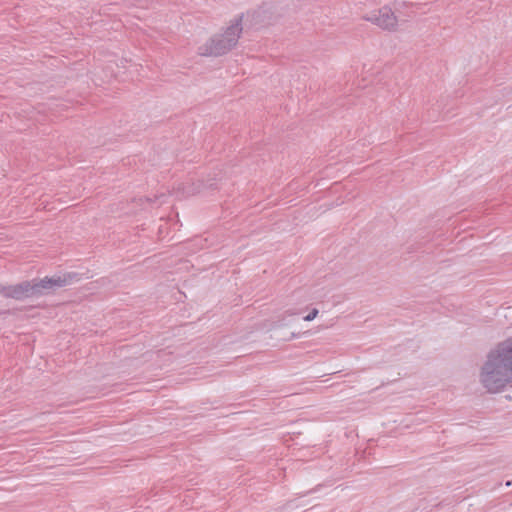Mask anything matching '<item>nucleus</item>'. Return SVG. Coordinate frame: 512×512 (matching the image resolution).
<instances>
[{"mask_svg": "<svg viewBox=\"0 0 512 512\" xmlns=\"http://www.w3.org/2000/svg\"><path fill=\"white\" fill-rule=\"evenodd\" d=\"M366 20L387 30H393L397 25V18L389 7L371 12L366 16Z\"/></svg>", "mask_w": 512, "mask_h": 512, "instance_id": "20e7f679", "label": "nucleus"}, {"mask_svg": "<svg viewBox=\"0 0 512 512\" xmlns=\"http://www.w3.org/2000/svg\"><path fill=\"white\" fill-rule=\"evenodd\" d=\"M479 377L491 393L503 390L512 381V347L506 340L489 351Z\"/></svg>", "mask_w": 512, "mask_h": 512, "instance_id": "f257e3e1", "label": "nucleus"}, {"mask_svg": "<svg viewBox=\"0 0 512 512\" xmlns=\"http://www.w3.org/2000/svg\"><path fill=\"white\" fill-rule=\"evenodd\" d=\"M507 343L512 347V337L511 338H508L506 339Z\"/></svg>", "mask_w": 512, "mask_h": 512, "instance_id": "423d86ee", "label": "nucleus"}, {"mask_svg": "<svg viewBox=\"0 0 512 512\" xmlns=\"http://www.w3.org/2000/svg\"><path fill=\"white\" fill-rule=\"evenodd\" d=\"M241 32V18H238L223 33L215 35L209 42L199 47V53L204 56L223 55L236 46Z\"/></svg>", "mask_w": 512, "mask_h": 512, "instance_id": "f03ea898", "label": "nucleus"}, {"mask_svg": "<svg viewBox=\"0 0 512 512\" xmlns=\"http://www.w3.org/2000/svg\"><path fill=\"white\" fill-rule=\"evenodd\" d=\"M66 283L67 280L65 278H61L60 276L50 278L45 277L37 283L25 281L10 286L0 285V294L7 298L22 300L34 295L35 293H40L42 290L61 287Z\"/></svg>", "mask_w": 512, "mask_h": 512, "instance_id": "7ed1b4c3", "label": "nucleus"}, {"mask_svg": "<svg viewBox=\"0 0 512 512\" xmlns=\"http://www.w3.org/2000/svg\"><path fill=\"white\" fill-rule=\"evenodd\" d=\"M317 315H318V309L314 308V309H312V311L309 314H307L304 317V320L305 321H312V320H314L317 317Z\"/></svg>", "mask_w": 512, "mask_h": 512, "instance_id": "39448f33", "label": "nucleus"}]
</instances>
